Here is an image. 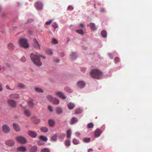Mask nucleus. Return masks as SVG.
Listing matches in <instances>:
<instances>
[{
	"label": "nucleus",
	"mask_w": 152,
	"mask_h": 152,
	"mask_svg": "<svg viewBox=\"0 0 152 152\" xmlns=\"http://www.w3.org/2000/svg\"><path fill=\"white\" fill-rule=\"evenodd\" d=\"M31 120L32 122L35 124H38L39 123L40 121L39 119L36 118L35 117H32L31 118Z\"/></svg>",
	"instance_id": "obj_14"
},
{
	"label": "nucleus",
	"mask_w": 152,
	"mask_h": 152,
	"mask_svg": "<svg viewBox=\"0 0 152 152\" xmlns=\"http://www.w3.org/2000/svg\"><path fill=\"white\" fill-rule=\"evenodd\" d=\"M5 14L4 13L2 14V16L3 17L4 16H5Z\"/></svg>",
	"instance_id": "obj_63"
},
{
	"label": "nucleus",
	"mask_w": 152,
	"mask_h": 152,
	"mask_svg": "<svg viewBox=\"0 0 152 152\" xmlns=\"http://www.w3.org/2000/svg\"><path fill=\"white\" fill-rule=\"evenodd\" d=\"M28 133L29 136L33 138L36 137L37 135V133L35 132L30 130L28 131Z\"/></svg>",
	"instance_id": "obj_10"
},
{
	"label": "nucleus",
	"mask_w": 152,
	"mask_h": 152,
	"mask_svg": "<svg viewBox=\"0 0 152 152\" xmlns=\"http://www.w3.org/2000/svg\"><path fill=\"white\" fill-rule=\"evenodd\" d=\"M73 142L74 144L77 145L78 144L79 141L77 139L74 138L73 140Z\"/></svg>",
	"instance_id": "obj_42"
},
{
	"label": "nucleus",
	"mask_w": 152,
	"mask_h": 152,
	"mask_svg": "<svg viewBox=\"0 0 152 152\" xmlns=\"http://www.w3.org/2000/svg\"><path fill=\"white\" fill-rule=\"evenodd\" d=\"M52 26L54 28V31H55V29L56 28H57L58 27V24L55 22H54L52 24Z\"/></svg>",
	"instance_id": "obj_40"
},
{
	"label": "nucleus",
	"mask_w": 152,
	"mask_h": 152,
	"mask_svg": "<svg viewBox=\"0 0 152 152\" xmlns=\"http://www.w3.org/2000/svg\"><path fill=\"white\" fill-rule=\"evenodd\" d=\"M33 45L35 48L39 50L40 49V45L39 44L38 41L35 39H34L33 40Z\"/></svg>",
	"instance_id": "obj_7"
},
{
	"label": "nucleus",
	"mask_w": 152,
	"mask_h": 152,
	"mask_svg": "<svg viewBox=\"0 0 152 152\" xmlns=\"http://www.w3.org/2000/svg\"><path fill=\"white\" fill-rule=\"evenodd\" d=\"M47 99H48V100H49L51 102L53 100V99H54V98H53L52 96L50 95H48L47 96Z\"/></svg>",
	"instance_id": "obj_31"
},
{
	"label": "nucleus",
	"mask_w": 152,
	"mask_h": 152,
	"mask_svg": "<svg viewBox=\"0 0 152 152\" xmlns=\"http://www.w3.org/2000/svg\"><path fill=\"white\" fill-rule=\"evenodd\" d=\"M37 150V147L35 146H33L31 147L29 150L30 152H36Z\"/></svg>",
	"instance_id": "obj_17"
},
{
	"label": "nucleus",
	"mask_w": 152,
	"mask_h": 152,
	"mask_svg": "<svg viewBox=\"0 0 152 152\" xmlns=\"http://www.w3.org/2000/svg\"><path fill=\"white\" fill-rule=\"evenodd\" d=\"M53 20H50L46 22L45 23V24L47 25H50L51 24Z\"/></svg>",
	"instance_id": "obj_48"
},
{
	"label": "nucleus",
	"mask_w": 152,
	"mask_h": 152,
	"mask_svg": "<svg viewBox=\"0 0 152 152\" xmlns=\"http://www.w3.org/2000/svg\"><path fill=\"white\" fill-rule=\"evenodd\" d=\"M65 143L66 146H69L71 145L70 141L69 140H67L65 141Z\"/></svg>",
	"instance_id": "obj_35"
},
{
	"label": "nucleus",
	"mask_w": 152,
	"mask_h": 152,
	"mask_svg": "<svg viewBox=\"0 0 152 152\" xmlns=\"http://www.w3.org/2000/svg\"><path fill=\"white\" fill-rule=\"evenodd\" d=\"M68 10H72L73 9V7L71 6H69L67 8Z\"/></svg>",
	"instance_id": "obj_51"
},
{
	"label": "nucleus",
	"mask_w": 152,
	"mask_h": 152,
	"mask_svg": "<svg viewBox=\"0 0 152 152\" xmlns=\"http://www.w3.org/2000/svg\"><path fill=\"white\" fill-rule=\"evenodd\" d=\"M9 97L10 98H17L18 97V95L16 94H12L10 95Z\"/></svg>",
	"instance_id": "obj_36"
},
{
	"label": "nucleus",
	"mask_w": 152,
	"mask_h": 152,
	"mask_svg": "<svg viewBox=\"0 0 152 152\" xmlns=\"http://www.w3.org/2000/svg\"><path fill=\"white\" fill-rule=\"evenodd\" d=\"M34 104L33 102V101L31 99H29L28 101V105L29 107L32 108L34 106Z\"/></svg>",
	"instance_id": "obj_12"
},
{
	"label": "nucleus",
	"mask_w": 152,
	"mask_h": 152,
	"mask_svg": "<svg viewBox=\"0 0 152 152\" xmlns=\"http://www.w3.org/2000/svg\"><path fill=\"white\" fill-rule=\"evenodd\" d=\"M101 34L103 37H105L107 36V33L105 30H103L101 31Z\"/></svg>",
	"instance_id": "obj_27"
},
{
	"label": "nucleus",
	"mask_w": 152,
	"mask_h": 152,
	"mask_svg": "<svg viewBox=\"0 0 152 152\" xmlns=\"http://www.w3.org/2000/svg\"><path fill=\"white\" fill-rule=\"evenodd\" d=\"M90 27L91 30H95L96 29V28L95 27V24L93 23H90Z\"/></svg>",
	"instance_id": "obj_26"
},
{
	"label": "nucleus",
	"mask_w": 152,
	"mask_h": 152,
	"mask_svg": "<svg viewBox=\"0 0 152 152\" xmlns=\"http://www.w3.org/2000/svg\"><path fill=\"white\" fill-rule=\"evenodd\" d=\"M65 137V134H62V137L63 138H64Z\"/></svg>",
	"instance_id": "obj_61"
},
{
	"label": "nucleus",
	"mask_w": 152,
	"mask_h": 152,
	"mask_svg": "<svg viewBox=\"0 0 152 152\" xmlns=\"http://www.w3.org/2000/svg\"><path fill=\"white\" fill-rule=\"evenodd\" d=\"M52 102L54 104H58L59 103V101L58 99L56 98H54V99Z\"/></svg>",
	"instance_id": "obj_22"
},
{
	"label": "nucleus",
	"mask_w": 152,
	"mask_h": 152,
	"mask_svg": "<svg viewBox=\"0 0 152 152\" xmlns=\"http://www.w3.org/2000/svg\"><path fill=\"white\" fill-rule=\"evenodd\" d=\"M102 133L101 130L99 129H97L95 132V136L97 137H99Z\"/></svg>",
	"instance_id": "obj_15"
},
{
	"label": "nucleus",
	"mask_w": 152,
	"mask_h": 152,
	"mask_svg": "<svg viewBox=\"0 0 152 152\" xmlns=\"http://www.w3.org/2000/svg\"><path fill=\"white\" fill-rule=\"evenodd\" d=\"M39 138L40 140L45 141H46L48 140V138L45 136H41Z\"/></svg>",
	"instance_id": "obj_29"
},
{
	"label": "nucleus",
	"mask_w": 152,
	"mask_h": 152,
	"mask_svg": "<svg viewBox=\"0 0 152 152\" xmlns=\"http://www.w3.org/2000/svg\"><path fill=\"white\" fill-rule=\"evenodd\" d=\"M81 70L83 72H85L86 71V69L85 68H81Z\"/></svg>",
	"instance_id": "obj_53"
},
{
	"label": "nucleus",
	"mask_w": 152,
	"mask_h": 152,
	"mask_svg": "<svg viewBox=\"0 0 152 152\" xmlns=\"http://www.w3.org/2000/svg\"><path fill=\"white\" fill-rule=\"evenodd\" d=\"M56 112L57 114H60L62 112V109L60 107H58L56 108Z\"/></svg>",
	"instance_id": "obj_23"
},
{
	"label": "nucleus",
	"mask_w": 152,
	"mask_h": 152,
	"mask_svg": "<svg viewBox=\"0 0 152 152\" xmlns=\"http://www.w3.org/2000/svg\"><path fill=\"white\" fill-rule=\"evenodd\" d=\"M2 90V88L1 87V86L0 85V91H1Z\"/></svg>",
	"instance_id": "obj_59"
},
{
	"label": "nucleus",
	"mask_w": 152,
	"mask_h": 152,
	"mask_svg": "<svg viewBox=\"0 0 152 152\" xmlns=\"http://www.w3.org/2000/svg\"><path fill=\"white\" fill-rule=\"evenodd\" d=\"M15 142L12 140H7L5 142V144L7 146H12L15 144Z\"/></svg>",
	"instance_id": "obj_9"
},
{
	"label": "nucleus",
	"mask_w": 152,
	"mask_h": 152,
	"mask_svg": "<svg viewBox=\"0 0 152 152\" xmlns=\"http://www.w3.org/2000/svg\"><path fill=\"white\" fill-rule=\"evenodd\" d=\"M94 125L92 123L88 124L87 125V128H92L94 127Z\"/></svg>",
	"instance_id": "obj_39"
},
{
	"label": "nucleus",
	"mask_w": 152,
	"mask_h": 152,
	"mask_svg": "<svg viewBox=\"0 0 152 152\" xmlns=\"http://www.w3.org/2000/svg\"><path fill=\"white\" fill-rule=\"evenodd\" d=\"M51 139L52 140L55 141L57 140V134H55L54 135L51 137Z\"/></svg>",
	"instance_id": "obj_33"
},
{
	"label": "nucleus",
	"mask_w": 152,
	"mask_h": 152,
	"mask_svg": "<svg viewBox=\"0 0 152 152\" xmlns=\"http://www.w3.org/2000/svg\"><path fill=\"white\" fill-rule=\"evenodd\" d=\"M59 60L58 59H57V60L56 61V62H59Z\"/></svg>",
	"instance_id": "obj_64"
},
{
	"label": "nucleus",
	"mask_w": 152,
	"mask_h": 152,
	"mask_svg": "<svg viewBox=\"0 0 152 152\" xmlns=\"http://www.w3.org/2000/svg\"><path fill=\"white\" fill-rule=\"evenodd\" d=\"M14 48V45L12 43H10L8 44V48L9 50H12Z\"/></svg>",
	"instance_id": "obj_24"
},
{
	"label": "nucleus",
	"mask_w": 152,
	"mask_h": 152,
	"mask_svg": "<svg viewBox=\"0 0 152 152\" xmlns=\"http://www.w3.org/2000/svg\"><path fill=\"white\" fill-rule=\"evenodd\" d=\"M2 129L3 132L5 133L9 132L10 131V128L6 124L3 125Z\"/></svg>",
	"instance_id": "obj_8"
},
{
	"label": "nucleus",
	"mask_w": 152,
	"mask_h": 152,
	"mask_svg": "<svg viewBox=\"0 0 152 152\" xmlns=\"http://www.w3.org/2000/svg\"><path fill=\"white\" fill-rule=\"evenodd\" d=\"M46 53L48 55H51L52 54L53 52L51 50H48L46 51Z\"/></svg>",
	"instance_id": "obj_45"
},
{
	"label": "nucleus",
	"mask_w": 152,
	"mask_h": 152,
	"mask_svg": "<svg viewBox=\"0 0 152 152\" xmlns=\"http://www.w3.org/2000/svg\"><path fill=\"white\" fill-rule=\"evenodd\" d=\"M6 88L8 89L11 90V89L10 88L9 86L8 85H7L6 86Z\"/></svg>",
	"instance_id": "obj_55"
},
{
	"label": "nucleus",
	"mask_w": 152,
	"mask_h": 152,
	"mask_svg": "<svg viewBox=\"0 0 152 152\" xmlns=\"http://www.w3.org/2000/svg\"><path fill=\"white\" fill-rule=\"evenodd\" d=\"M77 121V120L76 119V118L75 117H73L71 121H70V124H73L75 122H76Z\"/></svg>",
	"instance_id": "obj_32"
},
{
	"label": "nucleus",
	"mask_w": 152,
	"mask_h": 152,
	"mask_svg": "<svg viewBox=\"0 0 152 152\" xmlns=\"http://www.w3.org/2000/svg\"><path fill=\"white\" fill-rule=\"evenodd\" d=\"M33 21V19H31L29 20V21H28V22L30 23V22H32Z\"/></svg>",
	"instance_id": "obj_57"
},
{
	"label": "nucleus",
	"mask_w": 152,
	"mask_h": 152,
	"mask_svg": "<svg viewBox=\"0 0 152 152\" xmlns=\"http://www.w3.org/2000/svg\"><path fill=\"white\" fill-rule=\"evenodd\" d=\"M23 113L24 114L27 116L29 117L31 115V113L27 109H25L23 111Z\"/></svg>",
	"instance_id": "obj_19"
},
{
	"label": "nucleus",
	"mask_w": 152,
	"mask_h": 152,
	"mask_svg": "<svg viewBox=\"0 0 152 152\" xmlns=\"http://www.w3.org/2000/svg\"><path fill=\"white\" fill-rule=\"evenodd\" d=\"M49 125L50 127H53L55 124V122L53 120L50 119L48 121Z\"/></svg>",
	"instance_id": "obj_21"
},
{
	"label": "nucleus",
	"mask_w": 152,
	"mask_h": 152,
	"mask_svg": "<svg viewBox=\"0 0 152 152\" xmlns=\"http://www.w3.org/2000/svg\"><path fill=\"white\" fill-rule=\"evenodd\" d=\"M41 152H50V150L47 148H45L42 149L41 151Z\"/></svg>",
	"instance_id": "obj_38"
},
{
	"label": "nucleus",
	"mask_w": 152,
	"mask_h": 152,
	"mask_svg": "<svg viewBox=\"0 0 152 152\" xmlns=\"http://www.w3.org/2000/svg\"><path fill=\"white\" fill-rule=\"evenodd\" d=\"M61 55L62 56H64V55L63 53H61Z\"/></svg>",
	"instance_id": "obj_62"
},
{
	"label": "nucleus",
	"mask_w": 152,
	"mask_h": 152,
	"mask_svg": "<svg viewBox=\"0 0 152 152\" xmlns=\"http://www.w3.org/2000/svg\"><path fill=\"white\" fill-rule=\"evenodd\" d=\"M40 130L41 131L46 132L48 131V129L46 127H42L40 128Z\"/></svg>",
	"instance_id": "obj_30"
},
{
	"label": "nucleus",
	"mask_w": 152,
	"mask_h": 152,
	"mask_svg": "<svg viewBox=\"0 0 152 152\" xmlns=\"http://www.w3.org/2000/svg\"><path fill=\"white\" fill-rule=\"evenodd\" d=\"M19 44L20 46L24 48H27L29 47L27 40L24 38H21L19 41Z\"/></svg>",
	"instance_id": "obj_3"
},
{
	"label": "nucleus",
	"mask_w": 152,
	"mask_h": 152,
	"mask_svg": "<svg viewBox=\"0 0 152 152\" xmlns=\"http://www.w3.org/2000/svg\"><path fill=\"white\" fill-rule=\"evenodd\" d=\"M76 31L77 33L81 34H84V32L82 29L76 30Z\"/></svg>",
	"instance_id": "obj_43"
},
{
	"label": "nucleus",
	"mask_w": 152,
	"mask_h": 152,
	"mask_svg": "<svg viewBox=\"0 0 152 152\" xmlns=\"http://www.w3.org/2000/svg\"><path fill=\"white\" fill-rule=\"evenodd\" d=\"M26 148L25 146H22L18 147L17 148V151H26Z\"/></svg>",
	"instance_id": "obj_18"
},
{
	"label": "nucleus",
	"mask_w": 152,
	"mask_h": 152,
	"mask_svg": "<svg viewBox=\"0 0 152 152\" xmlns=\"http://www.w3.org/2000/svg\"><path fill=\"white\" fill-rule=\"evenodd\" d=\"M91 77L95 79H99L102 77V72L97 69H92L91 72Z\"/></svg>",
	"instance_id": "obj_2"
},
{
	"label": "nucleus",
	"mask_w": 152,
	"mask_h": 152,
	"mask_svg": "<svg viewBox=\"0 0 152 152\" xmlns=\"http://www.w3.org/2000/svg\"><path fill=\"white\" fill-rule=\"evenodd\" d=\"M26 60V58L24 57H22V58H21V61L23 62H25Z\"/></svg>",
	"instance_id": "obj_52"
},
{
	"label": "nucleus",
	"mask_w": 152,
	"mask_h": 152,
	"mask_svg": "<svg viewBox=\"0 0 152 152\" xmlns=\"http://www.w3.org/2000/svg\"><path fill=\"white\" fill-rule=\"evenodd\" d=\"M34 6L37 10H41L43 8V5L41 2L39 1H37L34 5Z\"/></svg>",
	"instance_id": "obj_5"
},
{
	"label": "nucleus",
	"mask_w": 152,
	"mask_h": 152,
	"mask_svg": "<svg viewBox=\"0 0 152 152\" xmlns=\"http://www.w3.org/2000/svg\"><path fill=\"white\" fill-rule=\"evenodd\" d=\"M80 25L81 27H83L85 26L84 24L82 23H80Z\"/></svg>",
	"instance_id": "obj_54"
},
{
	"label": "nucleus",
	"mask_w": 152,
	"mask_h": 152,
	"mask_svg": "<svg viewBox=\"0 0 152 152\" xmlns=\"http://www.w3.org/2000/svg\"><path fill=\"white\" fill-rule=\"evenodd\" d=\"M40 57L44 59L45 58V56H41L37 53H32L30 55V58L31 60L34 64L38 66H41L42 65V63L40 59Z\"/></svg>",
	"instance_id": "obj_1"
},
{
	"label": "nucleus",
	"mask_w": 152,
	"mask_h": 152,
	"mask_svg": "<svg viewBox=\"0 0 152 152\" xmlns=\"http://www.w3.org/2000/svg\"><path fill=\"white\" fill-rule=\"evenodd\" d=\"M77 85L78 87L82 88L85 86V83L82 81H80L77 83Z\"/></svg>",
	"instance_id": "obj_13"
},
{
	"label": "nucleus",
	"mask_w": 152,
	"mask_h": 152,
	"mask_svg": "<svg viewBox=\"0 0 152 152\" xmlns=\"http://www.w3.org/2000/svg\"><path fill=\"white\" fill-rule=\"evenodd\" d=\"M68 107L70 110L73 109L75 107V104L72 103L70 102L68 104Z\"/></svg>",
	"instance_id": "obj_20"
},
{
	"label": "nucleus",
	"mask_w": 152,
	"mask_h": 152,
	"mask_svg": "<svg viewBox=\"0 0 152 152\" xmlns=\"http://www.w3.org/2000/svg\"><path fill=\"white\" fill-rule=\"evenodd\" d=\"M15 140L18 142L22 144H25L27 142V141L25 138L21 136L16 137H15Z\"/></svg>",
	"instance_id": "obj_4"
},
{
	"label": "nucleus",
	"mask_w": 152,
	"mask_h": 152,
	"mask_svg": "<svg viewBox=\"0 0 152 152\" xmlns=\"http://www.w3.org/2000/svg\"><path fill=\"white\" fill-rule=\"evenodd\" d=\"M80 134L79 133L77 132L76 133V135H79Z\"/></svg>",
	"instance_id": "obj_60"
},
{
	"label": "nucleus",
	"mask_w": 152,
	"mask_h": 152,
	"mask_svg": "<svg viewBox=\"0 0 152 152\" xmlns=\"http://www.w3.org/2000/svg\"><path fill=\"white\" fill-rule=\"evenodd\" d=\"M35 90L36 91L38 92L41 93L43 92V90L42 89L38 88H35Z\"/></svg>",
	"instance_id": "obj_37"
},
{
	"label": "nucleus",
	"mask_w": 152,
	"mask_h": 152,
	"mask_svg": "<svg viewBox=\"0 0 152 152\" xmlns=\"http://www.w3.org/2000/svg\"><path fill=\"white\" fill-rule=\"evenodd\" d=\"M56 94L57 96L62 98L63 99H65L66 98V96L64 95L63 93L61 92H56Z\"/></svg>",
	"instance_id": "obj_16"
},
{
	"label": "nucleus",
	"mask_w": 152,
	"mask_h": 152,
	"mask_svg": "<svg viewBox=\"0 0 152 152\" xmlns=\"http://www.w3.org/2000/svg\"><path fill=\"white\" fill-rule=\"evenodd\" d=\"M115 61L116 63H118L119 61V58L118 57H116L115 58Z\"/></svg>",
	"instance_id": "obj_49"
},
{
	"label": "nucleus",
	"mask_w": 152,
	"mask_h": 152,
	"mask_svg": "<svg viewBox=\"0 0 152 152\" xmlns=\"http://www.w3.org/2000/svg\"><path fill=\"white\" fill-rule=\"evenodd\" d=\"M18 87L20 88H23L25 87V86L23 84L20 83L18 85Z\"/></svg>",
	"instance_id": "obj_46"
},
{
	"label": "nucleus",
	"mask_w": 152,
	"mask_h": 152,
	"mask_svg": "<svg viewBox=\"0 0 152 152\" xmlns=\"http://www.w3.org/2000/svg\"><path fill=\"white\" fill-rule=\"evenodd\" d=\"M104 9H103V8H102V9H101V12H104Z\"/></svg>",
	"instance_id": "obj_58"
},
{
	"label": "nucleus",
	"mask_w": 152,
	"mask_h": 152,
	"mask_svg": "<svg viewBox=\"0 0 152 152\" xmlns=\"http://www.w3.org/2000/svg\"><path fill=\"white\" fill-rule=\"evenodd\" d=\"M82 112V110L81 109L78 108L76 109L75 113L77 114H80Z\"/></svg>",
	"instance_id": "obj_34"
},
{
	"label": "nucleus",
	"mask_w": 152,
	"mask_h": 152,
	"mask_svg": "<svg viewBox=\"0 0 152 152\" xmlns=\"http://www.w3.org/2000/svg\"><path fill=\"white\" fill-rule=\"evenodd\" d=\"M52 43L53 44H56L58 43V41H57L54 39H52Z\"/></svg>",
	"instance_id": "obj_47"
},
{
	"label": "nucleus",
	"mask_w": 152,
	"mask_h": 152,
	"mask_svg": "<svg viewBox=\"0 0 152 152\" xmlns=\"http://www.w3.org/2000/svg\"><path fill=\"white\" fill-rule=\"evenodd\" d=\"M90 141V138H87L86 137L85 138L83 139V141L84 142H88Z\"/></svg>",
	"instance_id": "obj_41"
},
{
	"label": "nucleus",
	"mask_w": 152,
	"mask_h": 152,
	"mask_svg": "<svg viewBox=\"0 0 152 152\" xmlns=\"http://www.w3.org/2000/svg\"><path fill=\"white\" fill-rule=\"evenodd\" d=\"M48 109L49 110L50 112H52L53 111V109L51 106H48Z\"/></svg>",
	"instance_id": "obj_50"
},
{
	"label": "nucleus",
	"mask_w": 152,
	"mask_h": 152,
	"mask_svg": "<svg viewBox=\"0 0 152 152\" xmlns=\"http://www.w3.org/2000/svg\"><path fill=\"white\" fill-rule=\"evenodd\" d=\"M66 133L67 135V137L68 138H71V129H69L67 130L66 132Z\"/></svg>",
	"instance_id": "obj_25"
},
{
	"label": "nucleus",
	"mask_w": 152,
	"mask_h": 152,
	"mask_svg": "<svg viewBox=\"0 0 152 152\" xmlns=\"http://www.w3.org/2000/svg\"><path fill=\"white\" fill-rule=\"evenodd\" d=\"M76 57V53L75 52H72L70 55V57L72 59H75Z\"/></svg>",
	"instance_id": "obj_28"
},
{
	"label": "nucleus",
	"mask_w": 152,
	"mask_h": 152,
	"mask_svg": "<svg viewBox=\"0 0 152 152\" xmlns=\"http://www.w3.org/2000/svg\"><path fill=\"white\" fill-rule=\"evenodd\" d=\"M65 90L68 92H71L72 91V90L70 89L69 87H66L65 88Z\"/></svg>",
	"instance_id": "obj_44"
},
{
	"label": "nucleus",
	"mask_w": 152,
	"mask_h": 152,
	"mask_svg": "<svg viewBox=\"0 0 152 152\" xmlns=\"http://www.w3.org/2000/svg\"><path fill=\"white\" fill-rule=\"evenodd\" d=\"M7 103L9 105L12 107H15L16 106V102L13 100L8 99Z\"/></svg>",
	"instance_id": "obj_6"
},
{
	"label": "nucleus",
	"mask_w": 152,
	"mask_h": 152,
	"mask_svg": "<svg viewBox=\"0 0 152 152\" xmlns=\"http://www.w3.org/2000/svg\"><path fill=\"white\" fill-rule=\"evenodd\" d=\"M13 126L15 131L17 132L20 131V128L18 124L16 123H14L13 124Z\"/></svg>",
	"instance_id": "obj_11"
},
{
	"label": "nucleus",
	"mask_w": 152,
	"mask_h": 152,
	"mask_svg": "<svg viewBox=\"0 0 152 152\" xmlns=\"http://www.w3.org/2000/svg\"><path fill=\"white\" fill-rule=\"evenodd\" d=\"M93 151L92 149L90 148L88 150V152H90L91 151Z\"/></svg>",
	"instance_id": "obj_56"
}]
</instances>
